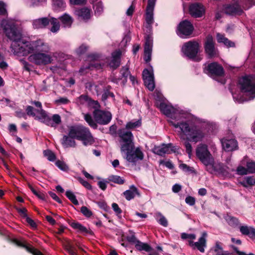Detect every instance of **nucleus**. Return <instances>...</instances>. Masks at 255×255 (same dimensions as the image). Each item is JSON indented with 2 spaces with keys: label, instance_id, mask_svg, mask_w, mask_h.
<instances>
[{
  "label": "nucleus",
  "instance_id": "nucleus-7",
  "mask_svg": "<svg viewBox=\"0 0 255 255\" xmlns=\"http://www.w3.org/2000/svg\"><path fill=\"white\" fill-rule=\"evenodd\" d=\"M69 136L81 140L85 145H91L94 139L88 128L82 125H76L69 128Z\"/></svg>",
  "mask_w": 255,
  "mask_h": 255
},
{
  "label": "nucleus",
  "instance_id": "nucleus-59",
  "mask_svg": "<svg viewBox=\"0 0 255 255\" xmlns=\"http://www.w3.org/2000/svg\"><path fill=\"white\" fill-rule=\"evenodd\" d=\"M1 16H7V11L6 9V5L1 1Z\"/></svg>",
  "mask_w": 255,
  "mask_h": 255
},
{
  "label": "nucleus",
  "instance_id": "nucleus-6",
  "mask_svg": "<svg viewBox=\"0 0 255 255\" xmlns=\"http://www.w3.org/2000/svg\"><path fill=\"white\" fill-rule=\"evenodd\" d=\"M196 155L205 165L206 170L211 173L218 171L215 165L214 158L205 144H199L196 149Z\"/></svg>",
  "mask_w": 255,
  "mask_h": 255
},
{
  "label": "nucleus",
  "instance_id": "nucleus-2",
  "mask_svg": "<svg viewBox=\"0 0 255 255\" xmlns=\"http://www.w3.org/2000/svg\"><path fill=\"white\" fill-rule=\"evenodd\" d=\"M170 122L175 128L179 129L178 135L184 141L186 152L190 157L192 147L189 141L197 143L202 141L206 134L205 129L192 121Z\"/></svg>",
  "mask_w": 255,
  "mask_h": 255
},
{
  "label": "nucleus",
  "instance_id": "nucleus-51",
  "mask_svg": "<svg viewBox=\"0 0 255 255\" xmlns=\"http://www.w3.org/2000/svg\"><path fill=\"white\" fill-rule=\"evenodd\" d=\"M241 165H240L238 166V167L237 169V172L239 175H246L247 174L249 173L248 170L247 168H245L243 166L244 165H243L241 163Z\"/></svg>",
  "mask_w": 255,
  "mask_h": 255
},
{
  "label": "nucleus",
  "instance_id": "nucleus-13",
  "mask_svg": "<svg viewBox=\"0 0 255 255\" xmlns=\"http://www.w3.org/2000/svg\"><path fill=\"white\" fill-rule=\"evenodd\" d=\"M207 233L206 232H204L202 233L201 236L199 238L197 242H194L192 240H189V245L193 249H197L200 252L204 253L205 252V248L207 246Z\"/></svg>",
  "mask_w": 255,
  "mask_h": 255
},
{
  "label": "nucleus",
  "instance_id": "nucleus-30",
  "mask_svg": "<svg viewBox=\"0 0 255 255\" xmlns=\"http://www.w3.org/2000/svg\"><path fill=\"white\" fill-rule=\"evenodd\" d=\"M14 243L17 246L19 247H25L26 250L31 253L33 255H43L41 252L39 251L32 248L31 247H28L27 246H25L24 244L21 242L20 241H18L17 240H14Z\"/></svg>",
  "mask_w": 255,
  "mask_h": 255
},
{
  "label": "nucleus",
  "instance_id": "nucleus-12",
  "mask_svg": "<svg viewBox=\"0 0 255 255\" xmlns=\"http://www.w3.org/2000/svg\"><path fill=\"white\" fill-rule=\"evenodd\" d=\"M194 29L193 26L188 20L181 21L177 27V33L181 37L184 38L190 35Z\"/></svg>",
  "mask_w": 255,
  "mask_h": 255
},
{
  "label": "nucleus",
  "instance_id": "nucleus-5",
  "mask_svg": "<svg viewBox=\"0 0 255 255\" xmlns=\"http://www.w3.org/2000/svg\"><path fill=\"white\" fill-rule=\"evenodd\" d=\"M241 91L239 94H233L235 101L239 103L251 100L255 98V76H249L242 78L239 81Z\"/></svg>",
  "mask_w": 255,
  "mask_h": 255
},
{
  "label": "nucleus",
  "instance_id": "nucleus-57",
  "mask_svg": "<svg viewBox=\"0 0 255 255\" xmlns=\"http://www.w3.org/2000/svg\"><path fill=\"white\" fill-rule=\"evenodd\" d=\"M127 239V240L129 242H130V243H131L132 244H133L134 245L138 241V240L136 239V238H135V237L133 235L128 236Z\"/></svg>",
  "mask_w": 255,
  "mask_h": 255
},
{
  "label": "nucleus",
  "instance_id": "nucleus-27",
  "mask_svg": "<svg viewBox=\"0 0 255 255\" xmlns=\"http://www.w3.org/2000/svg\"><path fill=\"white\" fill-rule=\"evenodd\" d=\"M124 195L128 200L133 199L136 195H139L137 189L133 185L130 187L129 189L124 192Z\"/></svg>",
  "mask_w": 255,
  "mask_h": 255
},
{
  "label": "nucleus",
  "instance_id": "nucleus-14",
  "mask_svg": "<svg viewBox=\"0 0 255 255\" xmlns=\"http://www.w3.org/2000/svg\"><path fill=\"white\" fill-rule=\"evenodd\" d=\"M142 76L145 86L149 90L153 91L155 88V83L152 68L144 69L142 72Z\"/></svg>",
  "mask_w": 255,
  "mask_h": 255
},
{
  "label": "nucleus",
  "instance_id": "nucleus-18",
  "mask_svg": "<svg viewBox=\"0 0 255 255\" xmlns=\"http://www.w3.org/2000/svg\"><path fill=\"white\" fill-rule=\"evenodd\" d=\"M189 12L194 17H200L204 14L205 8L200 3H193L190 5Z\"/></svg>",
  "mask_w": 255,
  "mask_h": 255
},
{
  "label": "nucleus",
  "instance_id": "nucleus-40",
  "mask_svg": "<svg viewBox=\"0 0 255 255\" xmlns=\"http://www.w3.org/2000/svg\"><path fill=\"white\" fill-rule=\"evenodd\" d=\"M140 126H141L140 120H133V121H131L128 122V123H127L126 125V128H124V129H126L127 131H128L127 130V129H133V128H138V127H140Z\"/></svg>",
  "mask_w": 255,
  "mask_h": 255
},
{
  "label": "nucleus",
  "instance_id": "nucleus-54",
  "mask_svg": "<svg viewBox=\"0 0 255 255\" xmlns=\"http://www.w3.org/2000/svg\"><path fill=\"white\" fill-rule=\"evenodd\" d=\"M107 181L103 179L98 182V185L102 190H105L107 188Z\"/></svg>",
  "mask_w": 255,
  "mask_h": 255
},
{
  "label": "nucleus",
  "instance_id": "nucleus-38",
  "mask_svg": "<svg viewBox=\"0 0 255 255\" xmlns=\"http://www.w3.org/2000/svg\"><path fill=\"white\" fill-rule=\"evenodd\" d=\"M155 218L157 221L161 225L164 227L168 226V221L166 218L160 213L158 212L155 214Z\"/></svg>",
  "mask_w": 255,
  "mask_h": 255
},
{
  "label": "nucleus",
  "instance_id": "nucleus-44",
  "mask_svg": "<svg viewBox=\"0 0 255 255\" xmlns=\"http://www.w3.org/2000/svg\"><path fill=\"white\" fill-rule=\"evenodd\" d=\"M109 179L112 182L119 184H122L124 183V180L120 176L117 175H111L109 177Z\"/></svg>",
  "mask_w": 255,
  "mask_h": 255
},
{
  "label": "nucleus",
  "instance_id": "nucleus-56",
  "mask_svg": "<svg viewBox=\"0 0 255 255\" xmlns=\"http://www.w3.org/2000/svg\"><path fill=\"white\" fill-rule=\"evenodd\" d=\"M221 43H223L225 46L228 47L234 46V43L233 42L230 41L227 38L224 39V41H222Z\"/></svg>",
  "mask_w": 255,
  "mask_h": 255
},
{
  "label": "nucleus",
  "instance_id": "nucleus-3",
  "mask_svg": "<svg viewBox=\"0 0 255 255\" xmlns=\"http://www.w3.org/2000/svg\"><path fill=\"white\" fill-rule=\"evenodd\" d=\"M120 138L121 151L122 153H126V159L130 162H135L138 160H142L143 154L139 148L134 149L133 135L129 131L125 129H121L118 131Z\"/></svg>",
  "mask_w": 255,
  "mask_h": 255
},
{
  "label": "nucleus",
  "instance_id": "nucleus-10",
  "mask_svg": "<svg viewBox=\"0 0 255 255\" xmlns=\"http://www.w3.org/2000/svg\"><path fill=\"white\" fill-rule=\"evenodd\" d=\"M199 45L196 41H190L184 43L182 48V51L188 57L194 59L198 54Z\"/></svg>",
  "mask_w": 255,
  "mask_h": 255
},
{
  "label": "nucleus",
  "instance_id": "nucleus-49",
  "mask_svg": "<svg viewBox=\"0 0 255 255\" xmlns=\"http://www.w3.org/2000/svg\"><path fill=\"white\" fill-rule=\"evenodd\" d=\"M44 155L50 161H54L55 159V155L53 152L49 150H45L43 152Z\"/></svg>",
  "mask_w": 255,
  "mask_h": 255
},
{
  "label": "nucleus",
  "instance_id": "nucleus-55",
  "mask_svg": "<svg viewBox=\"0 0 255 255\" xmlns=\"http://www.w3.org/2000/svg\"><path fill=\"white\" fill-rule=\"evenodd\" d=\"M185 202L190 206H193L195 203V199L193 197L188 196L185 199Z\"/></svg>",
  "mask_w": 255,
  "mask_h": 255
},
{
  "label": "nucleus",
  "instance_id": "nucleus-20",
  "mask_svg": "<svg viewBox=\"0 0 255 255\" xmlns=\"http://www.w3.org/2000/svg\"><path fill=\"white\" fill-rule=\"evenodd\" d=\"M223 148L227 151H231L237 149L238 147L237 141L233 138L227 139L224 138L221 140Z\"/></svg>",
  "mask_w": 255,
  "mask_h": 255
},
{
  "label": "nucleus",
  "instance_id": "nucleus-17",
  "mask_svg": "<svg viewBox=\"0 0 255 255\" xmlns=\"http://www.w3.org/2000/svg\"><path fill=\"white\" fill-rule=\"evenodd\" d=\"M155 1L156 0H148L146 8L145 20L148 25H150L153 22V9Z\"/></svg>",
  "mask_w": 255,
  "mask_h": 255
},
{
  "label": "nucleus",
  "instance_id": "nucleus-42",
  "mask_svg": "<svg viewBox=\"0 0 255 255\" xmlns=\"http://www.w3.org/2000/svg\"><path fill=\"white\" fill-rule=\"evenodd\" d=\"M179 167L184 172L189 173H195V170L193 167L189 166L186 164L181 163L179 164Z\"/></svg>",
  "mask_w": 255,
  "mask_h": 255
},
{
  "label": "nucleus",
  "instance_id": "nucleus-16",
  "mask_svg": "<svg viewBox=\"0 0 255 255\" xmlns=\"http://www.w3.org/2000/svg\"><path fill=\"white\" fill-rule=\"evenodd\" d=\"M175 147L172 144H163L161 146H155L153 149L154 153L162 156L165 154H170L175 152Z\"/></svg>",
  "mask_w": 255,
  "mask_h": 255
},
{
  "label": "nucleus",
  "instance_id": "nucleus-24",
  "mask_svg": "<svg viewBox=\"0 0 255 255\" xmlns=\"http://www.w3.org/2000/svg\"><path fill=\"white\" fill-rule=\"evenodd\" d=\"M121 53L120 51H116L112 53L111 60L109 63L110 67L116 69L120 65V56Z\"/></svg>",
  "mask_w": 255,
  "mask_h": 255
},
{
  "label": "nucleus",
  "instance_id": "nucleus-43",
  "mask_svg": "<svg viewBox=\"0 0 255 255\" xmlns=\"http://www.w3.org/2000/svg\"><path fill=\"white\" fill-rule=\"evenodd\" d=\"M95 14L97 15H100L103 11V6L102 3L99 1L94 5L93 7Z\"/></svg>",
  "mask_w": 255,
  "mask_h": 255
},
{
  "label": "nucleus",
  "instance_id": "nucleus-61",
  "mask_svg": "<svg viewBox=\"0 0 255 255\" xmlns=\"http://www.w3.org/2000/svg\"><path fill=\"white\" fill-rule=\"evenodd\" d=\"M112 208L113 209V210H114V211L117 213V214H120L122 212V211L120 209V208H119L118 205L116 203H113L112 204Z\"/></svg>",
  "mask_w": 255,
  "mask_h": 255
},
{
  "label": "nucleus",
  "instance_id": "nucleus-62",
  "mask_svg": "<svg viewBox=\"0 0 255 255\" xmlns=\"http://www.w3.org/2000/svg\"><path fill=\"white\" fill-rule=\"evenodd\" d=\"M181 186L178 184L174 185L172 188V191L174 193H178L181 190Z\"/></svg>",
  "mask_w": 255,
  "mask_h": 255
},
{
  "label": "nucleus",
  "instance_id": "nucleus-36",
  "mask_svg": "<svg viewBox=\"0 0 255 255\" xmlns=\"http://www.w3.org/2000/svg\"><path fill=\"white\" fill-rule=\"evenodd\" d=\"M27 5L31 7L38 6L44 4L47 0H25Z\"/></svg>",
  "mask_w": 255,
  "mask_h": 255
},
{
  "label": "nucleus",
  "instance_id": "nucleus-60",
  "mask_svg": "<svg viewBox=\"0 0 255 255\" xmlns=\"http://www.w3.org/2000/svg\"><path fill=\"white\" fill-rule=\"evenodd\" d=\"M17 211L21 216H22L23 217H25L26 218V217H27V214H26L27 210L25 208H23L17 209Z\"/></svg>",
  "mask_w": 255,
  "mask_h": 255
},
{
  "label": "nucleus",
  "instance_id": "nucleus-11",
  "mask_svg": "<svg viewBox=\"0 0 255 255\" xmlns=\"http://www.w3.org/2000/svg\"><path fill=\"white\" fill-rule=\"evenodd\" d=\"M95 121L100 125H107L112 119V114L108 111L96 110L93 112Z\"/></svg>",
  "mask_w": 255,
  "mask_h": 255
},
{
  "label": "nucleus",
  "instance_id": "nucleus-22",
  "mask_svg": "<svg viewBox=\"0 0 255 255\" xmlns=\"http://www.w3.org/2000/svg\"><path fill=\"white\" fill-rule=\"evenodd\" d=\"M222 245V243L216 241L215 246L210 250V255H230L231 253L228 251L223 250Z\"/></svg>",
  "mask_w": 255,
  "mask_h": 255
},
{
  "label": "nucleus",
  "instance_id": "nucleus-39",
  "mask_svg": "<svg viewBox=\"0 0 255 255\" xmlns=\"http://www.w3.org/2000/svg\"><path fill=\"white\" fill-rule=\"evenodd\" d=\"M71 226L74 229L82 233H88L89 232L87 229L82 226L79 223L73 222L70 224Z\"/></svg>",
  "mask_w": 255,
  "mask_h": 255
},
{
  "label": "nucleus",
  "instance_id": "nucleus-21",
  "mask_svg": "<svg viewBox=\"0 0 255 255\" xmlns=\"http://www.w3.org/2000/svg\"><path fill=\"white\" fill-rule=\"evenodd\" d=\"M207 70L212 75L221 76L224 74V70L222 66L214 62L208 65Z\"/></svg>",
  "mask_w": 255,
  "mask_h": 255
},
{
  "label": "nucleus",
  "instance_id": "nucleus-1",
  "mask_svg": "<svg viewBox=\"0 0 255 255\" xmlns=\"http://www.w3.org/2000/svg\"><path fill=\"white\" fill-rule=\"evenodd\" d=\"M2 26L7 36L12 41L11 48L15 55L26 56L31 53L28 58L29 61L39 66H44L52 62L53 57L49 52V48L42 40L27 41L22 37L13 20L7 17L1 22Z\"/></svg>",
  "mask_w": 255,
  "mask_h": 255
},
{
  "label": "nucleus",
  "instance_id": "nucleus-64",
  "mask_svg": "<svg viewBox=\"0 0 255 255\" xmlns=\"http://www.w3.org/2000/svg\"><path fill=\"white\" fill-rule=\"evenodd\" d=\"M49 194L50 196L51 197L52 199H53L55 201H57L58 203H61V201L59 199V198L56 195L55 193L52 192H49Z\"/></svg>",
  "mask_w": 255,
  "mask_h": 255
},
{
  "label": "nucleus",
  "instance_id": "nucleus-28",
  "mask_svg": "<svg viewBox=\"0 0 255 255\" xmlns=\"http://www.w3.org/2000/svg\"><path fill=\"white\" fill-rule=\"evenodd\" d=\"M77 103L80 105L85 104H93L95 108L99 107V104L97 101H92L86 95H81L77 100Z\"/></svg>",
  "mask_w": 255,
  "mask_h": 255
},
{
  "label": "nucleus",
  "instance_id": "nucleus-48",
  "mask_svg": "<svg viewBox=\"0 0 255 255\" xmlns=\"http://www.w3.org/2000/svg\"><path fill=\"white\" fill-rule=\"evenodd\" d=\"M121 74L124 78L123 83L124 84L127 81V77L129 75V71L127 68L123 67L121 70Z\"/></svg>",
  "mask_w": 255,
  "mask_h": 255
},
{
  "label": "nucleus",
  "instance_id": "nucleus-33",
  "mask_svg": "<svg viewBox=\"0 0 255 255\" xmlns=\"http://www.w3.org/2000/svg\"><path fill=\"white\" fill-rule=\"evenodd\" d=\"M60 19L64 27H69L73 22L72 17L68 14L65 13L60 17Z\"/></svg>",
  "mask_w": 255,
  "mask_h": 255
},
{
  "label": "nucleus",
  "instance_id": "nucleus-63",
  "mask_svg": "<svg viewBox=\"0 0 255 255\" xmlns=\"http://www.w3.org/2000/svg\"><path fill=\"white\" fill-rule=\"evenodd\" d=\"M231 247L237 253L238 255H254L253 254H246L243 252L239 251L238 250V248L234 246H232Z\"/></svg>",
  "mask_w": 255,
  "mask_h": 255
},
{
  "label": "nucleus",
  "instance_id": "nucleus-26",
  "mask_svg": "<svg viewBox=\"0 0 255 255\" xmlns=\"http://www.w3.org/2000/svg\"><path fill=\"white\" fill-rule=\"evenodd\" d=\"M50 22L49 18L43 17L35 19L33 22V26L35 28H43L48 25Z\"/></svg>",
  "mask_w": 255,
  "mask_h": 255
},
{
  "label": "nucleus",
  "instance_id": "nucleus-19",
  "mask_svg": "<svg viewBox=\"0 0 255 255\" xmlns=\"http://www.w3.org/2000/svg\"><path fill=\"white\" fill-rule=\"evenodd\" d=\"M152 47V39L147 36L145 38V43L144 51V60L146 62H149L151 60V54Z\"/></svg>",
  "mask_w": 255,
  "mask_h": 255
},
{
  "label": "nucleus",
  "instance_id": "nucleus-23",
  "mask_svg": "<svg viewBox=\"0 0 255 255\" xmlns=\"http://www.w3.org/2000/svg\"><path fill=\"white\" fill-rule=\"evenodd\" d=\"M75 13L79 18L84 20L90 19L92 15L91 10L85 7L76 10Z\"/></svg>",
  "mask_w": 255,
  "mask_h": 255
},
{
  "label": "nucleus",
  "instance_id": "nucleus-29",
  "mask_svg": "<svg viewBox=\"0 0 255 255\" xmlns=\"http://www.w3.org/2000/svg\"><path fill=\"white\" fill-rule=\"evenodd\" d=\"M243 165H246L249 173H255V162L245 157L242 161Z\"/></svg>",
  "mask_w": 255,
  "mask_h": 255
},
{
  "label": "nucleus",
  "instance_id": "nucleus-8",
  "mask_svg": "<svg viewBox=\"0 0 255 255\" xmlns=\"http://www.w3.org/2000/svg\"><path fill=\"white\" fill-rule=\"evenodd\" d=\"M154 98L156 106L160 109V111L165 115L177 119V122H181L183 118L182 115L176 113L174 108L170 105L166 104L164 101L162 94L159 92L154 93Z\"/></svg>",
  "mask_w": 255,
  "mask_h": 255
},
{
  "label": "nucleus",
  "instance_id": "nucleus-31",
  "mask_svg": "<svg viewBox=\"0 0 255 255\" xmlns=\"http://www.w3.org/2000/svg\"><path fill=\"white\" fill-rule=\"evenodd\" d=\"M240 231L243 235L255 236V229L247 226H242L240 227Z\"/></svg>",
  "mask_w": 255,
  "mask_h": 255
},
{
  "label": "nucleus",
  "instance_id": "nucleus-4",
  "mask_svg": "<svg viewBox=\"0 0 255 255\" xmlns=\"http://www.w3.org/2000/svg\"><path fill=\"white\" fill-rule=\"evenodd\" d=\"M37 108L34 109L32 107L28 106L26 108V112L28 115L35 117L41 123L51 127L56 128L61 122L59 115H54L52 118L50 117L46 112L42 109L41 103L38 101H31L30 103Z\"/></svg>",
  "mask_w": 255,
  "mask_h": 255
},
{
  "label": "nucleus",
  "instance_id": "nucleus-9",
  "mask_svg": "<svg viewBox=\"0 0 255 255\" xmlns=\"http://www.w3.org/2000/svg\"><path fill=\"white\" fill-rule=\"evenodd\" d=\"M253 0H233V3L224 7L225 13L228 14H238L242 13L241 5H246L245 8H249L252 5Z\"/></svg>",
  "mask_w": 255,
  "mask_h": 255
},
{
  "label": "nucleus",
  "instance_id": "nucleus-15",
  "mask_svg": "<svg viewBox=\"0 0 255 255\" xmlns=\"http://www.w3.org/2000/svg\"><path fill=\"white\" fill-rule=\"evenodd\" d=\"M205 50L207 54L211 58L217 57L219 55L218 50L215 47L213 37L211 35H208L206 38Z\"/></svg>",
  "mask_w": 255,
  "mask_h": 255
},
{
  "label": "nucleus",
  "instance_id": "nucleus-45",
  "mask_svg": "<svg viewBox=\"0 0 255 255\" xmlns=\"http://www.w3.org/2000/svg\"><path fill=\"white\" fill-rule=\"evenodd\" d=\"M66 196L74 204H78V201L76 199V196L72 192L70 191H66Z\"/></svg>",
  "mask_w": 255,
  "mask_h": 255
},
{
  "label": "nucleus",
  "instance_id": "nucleus-41",
  "mask_svg": "<svg viewBox=\"0 0 255 255\" xmlns=\"http://www.w3.org/2000/svg\"><path fill=\"white\" fill-rule=\"evenodd\" d=\"M84 117L85 120L91 127L94 128H97V125L95 122L96 121L93 120L90 115L88 114H84Z\"/></svg>",
  "mask_w": 255,
  "mask_h": 255
},
{
  "label": "nucleus",
  "instance_id": "nucleus-25",
  "mask_svg": "<svg viewBox=\"0 0 255 255\" xmlns=\"http://www.w3.org/2000/svg\"><path fill=\"white\" fill-rule=\"evenodd\" d=\"M75 139V138L69 136L68 134V135L63 136L61 139V143L62 145L65 148L69 147H75L76 145Z\"/></svg>",
  "mask_w": 255,
  "mask_h": 255
},
{
  "label": "nucleus",
  "instance_id": "nucleus-47",
  "mask_svg": "<svg viewBox=\"0 0 255 255\" xmlns=\"http://www.w3.org/2000/svg\"><path fill=\"white\" fill-rule=\"evenodd\" d=\"M226 221L228 223V224L232 226H236L239 224V221L238 219L228 216L226 218Z\"/></svg>",
  "mask_w": 255,
  "mask_h": 255
},
{
  "label": "nucleus",
  "instance_id": "nucleus-52",
  "mask_svg": "<svg viewBox=\"0 0 255 255\" xmlns=\"http://www.w3.org/2000/svg\"><path fill=\"white\" fill-rule=\"evenodd\" d=\"M181 237L183 240L189 239V240L193 241L196 239V236L194 234H186L183 233L181 234Z\"/></svg>",
  "mask_w": 255,
  "mask_h": 255
},
{
  "label": "nucleus",
  "instance_id": "nucleus-37",
  "mask_svg": "<svg viewBox=\"0 0 255 255\" xmlns=\"http://www.w3.org/2000/svg\"><path fill=\"white\" fill-rule=\"evenodd\" d=\"M50 22L52 25L50 30L52 32H57L60 28V24L58 20L53 17H49Z\"/></svg>",
  "mask_w": 255,
  "mask_h": 255
},
{
  "label": "nucleus",
  "instance_id": "nucleus-53",
  "mask_svg": "<svg viewBox=\"0 0 255 255\" xmlns=\"http://www.w3.org/2000/svg\"><path fill=\"white\" fill-rule=\"evenodd\" d=\"M81 212L87 217H90L92 215V212L85 206L81 208Z\"/></svg>",
  "mask_w": 255,
  "mask_h": 255
},
{
  "label": "nucleus",
  "instance_id": "nucleus-46",
  "mask_svg": "<svg viewBox=\"0 0 255 255\" xmlns=\"http://www.w3.org/2000/svg\"><path fill=\"white\" fill-rule=\"evenodd\" d=\"M56 165L61 170L67 171L68 170L69 168L67 164L63 161L58 160L55 163Z\"/></svg>",
  "mask_w": 255,
  "mask_h": 255
},
{
  "label": "nucleus",
  "instance_id": "nucleus-32",
  "mask_svg": "<svg viewBox=\"0 0 255 255\" xmlns=\"http://www.w3.org/2000/svg\"><path fill=\"white\" fill-rule=\"evenodd\" d=\"M53 7L55 10H62L64 9L66 4L64 0H52Z\"/></svg>",
  "mask_w": 255,
  "mask_h": 255
},
{
  "label": "nucleus",
  "instance_id": "nucleus-58",
  "mask_svg": "<svg viewBox=\"0 0 255 255\" xmlns=\"http://www.w3.org/2000/svg\"><path fill=\"white\" fill-rule=\"evenodd\" d=\"M66 249L68 253L71 255H76V251L74 248L71 245H69L66 247Z\"/></svg>",
  "mask_w": 255,
  "mask_h": 255
},
{
  "label": "nucleus",
  "instance_id": "nucleus-50",
  "mask_svg": "<svg viewBox=\"0 0 255 255\" xmlns=\"http://www.w3.org/2000/svg\"><path fill=\"white\" fill-rule=\"evenodd\" d=\"M30 188L32 193L34 195H35L38 198L43 200H44L45 199V195H44V194L41 192L37 191L32 186H30Z\"/></svg>",
  "mask_w": 255,
  "mask_h": 255
},
{
  "label": "nucleus",
  "instance_id": "nucleus-35",
  "mask_svg": "<svg viewBox=\"0 0 255 255\" xmlns=\"http://www.w3.org/2000/svg\"><path fill=\"white\" fill-rule=\"evenodd\" d=\"M136 249L138 251H145L146 252H149L151 251V247L146 243H142L138 240L135 244Z\"/></svg>",
  "mask_w": 255,
  "mask_h": 255
},
{
  "label": "nucleus",
  "instance_id": "nucleus-34",
  "mask_svg": "<svg viewBox=\"0 0 255 255\" xmlns=\"http://www.w3.org/2000/svg\"><path fill=\"white\" fill-rule=\"evenodd\" d=\"M239 183L244 187H248L255 184V179L253 177H247Z\"/></svg>",
  "mask_w": 255,
  "mask_h": 255
}]
</instances>
